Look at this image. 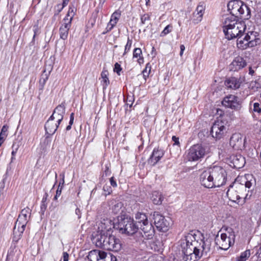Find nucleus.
Wrapping results in <instances>:
<instances>
[{"mask_svg": "<svg viewBox=\"0 0 261 261\" xmlns=\"http://www.w3.org/2000/svg\"><path fill=\"white\" fill-rule=\"evenodd\" d=\"M59 124L57 122L55 123L54 120L49 117L45 124V129L46 134L49 135H53L57 130Z\"/></svg>", "mask_w": 261, "mask_h": 261, "instance_id": "393cba45", "label": "nucleus"}, {"mask_svg": "<svg viewBox=\"0 0 261 261\" xmlns=\"http://www.w3.org/2000/svg\"><path fill=\"white\" fill-rule=\"evenodd\" d=\"M241 83L240 79L230 77L225 81V84L228 88L237 89L240 88Z\"/></svg>", "mask_w": 261, "mask_h": 261, "instance_id": "a878e982", "label": "nucleus"}, {"mask_svg": "<svg viewBox=\"0 0 261 261\" xmlns=\"http://www.w3.org/2000/svg\"><path fill=\"white\" fill-rule=\"evenodd\" d=\"M237 17L231 14L227 15L223 20V32H225L227 29L230 28L233 25H235L240 21H238Z\"/></svg>", "mask_w": 261, "mask_h": 261, "instance_id": "5701e85b", "label": "nucleus"}, {"mask_svg": "<svg viewBox=\"0 0 261 261\" xmlns=\"http://www.w3.org/2000/svg\"><path fill=\"white\" fill-rule=\"evenodd\" d=\"M209 169L215 187H220L225 184L227 174L224 168L221 166H215Z\"/></svg>", "mask_w": 261, "mask_h": 261, "instance_id": "1a4fd4ad", "label": "nucleus"}, {"mask_svg": "<svg viewBox=\"0 0 261 261\" xmlns=\"http://www.w3.org/2000/svg\"><path fill=\"white\" fill-rule=\"evenodd\" d=\"M172 25L171 24H169L167 25L163 31L161 33L160 36L164 37L165 35L169 34L170 32L172 31Z\"/></svg>", "mask_w": 261, "mask_h": 261, "instance_id": "a19ab883", "label": "nucleus"}, {"mask_svg": "<svg viewBox=\"0 0 261 261\" xmlns=\"http://www.w3.org/2000/svg\"><path fill=\"white\" fill-rule=\"evenodd\" d=\"M113 28L111 27V26H109L108 24H107V28H106V30H107V32H110L111 31Z\"/></svg>", "mask_w": 261, "mask_h": 261, "instance_id": "680f3d73", "label": "nucleus"}, {"mask_svg": "<svg viewBox=\"0 0 261 261\" xmlns=\"http://www.w3.org/2000/svg\"><path fill=\"white\" fill-rule=\"evenodd\" d=\"M48 79L47 76L45 77H42L40 80V84L42 85V87L45 85L47 80Z\"/></svg>", "mask_w": 261, "mask_h": 261, "instance_id": "864d4df0", "label": "nucleus"}, {"mask_svg": "<svg viewBox=\"0 0 261 261\" xmlns=\"http://www.w3.org/2000/svg\"><path fill=\"white\" fill-rule=\"evenodd\" d=\"M220 231L222 232L220 238L217 235L216 239V244L221 249L226 250L234 243V232L232 228L228 227H223Z\"/></svg>", "mask_w": 261, "mask_h": 261, "instance_id": "0eeeda50", "label": "nucleus"}, {"mask_svg": "<svg viewBox=\"0 0 261 261\" xmlns=\"http://www.w3.org/2000/svg\"><path fill=\"white\" fill-rule=\"evenodd\" d=\"M94 239L96 246L104 249L117 252L121 247L120 240L114 236L111 235L108 229L102 230Z\"/></svg>", "mask_w": 261, "mask_h": 261, "instance_id": "f03ea898", "label": "nucleus"}, {"mask_svg": "<svg viewBox=\"0 0 261 261\" xmlns=\"http://www.w3.org/2000/svg\"><path fill=\"white\" fill-rule=\"evenodd\" d=\"M71 25V19L64 18L63 23L59 29L60 38L66 40L67 38L68 31Z\"/></svg>", "mask_w": 261, "mask_h": 261, "instance_id": "412c9836", "label": "nucleus"}, {"mask_svg": "<svg viewBox=\"0 0 261 261\" xmlns=\"http://www.w3.org/2000/svg\"><path fill=\"white\" fill-rule=\"evenodd\" d=\"M151 198L152 202L155 204H161L163 200V196L158 191H154L152 193Z\"/></svg>", "mask_w": 261, "mask_h": 261, "instance_id": "c756f323", "label": "nucleus"}, {"mask_svg": "<svg viewBox=\"0 0 261 261\" xmlns=\"http://www.w3.org/2000/svg\"><path fill=\"white\" fill-rule=\"evenodd\" d=\"M154 224L157 229L161 231L165 232L168 230L170 226V223L165 217L161 215L158 212H154L153 215Z\"/></svg>", "mask_w": 261, "mask_h": 261, "instance_id": "f8f14e48", "label": "nucleus"}, {"mask_svg": "<svg viewBox=\"0 0 261 261\" xmlns=\"http://www.w3.org/2000/svg\"><path fill=\"white\" fill-rule=\"evenodd\" d=\"M70 119L74 120V113H72L70 116Z\"/></svg>", "mask_w": 261, "mask_h": 261, "instance_id": "774afa93", "label": "nucleus"}, {"mask_svg": "<svg viewBox=\"0 0 261 261\" xmlns=\"http://www.w3.org/2000/svg\"><path fill=\"white\" fill-rule=\"evenodd\" d=\"M229 144L235 150H243L245 148V139L241 134L234 133L230 138Z\"/></svg>", "mask_w": 261, "mask_h": 261, "instance_id": "ddd939ff", "label": "nucleus"}, {"mask_svg": "<svg viewBox=\"0 0 261 261\" xmlns=\"http://www.w3.org/2000/svg\"><path fill=\"white\" fill-rule=\"evenodd\" d=\"M180 49L181 51H184L185 49V47L184 45H180Z\"/></svg>", "mask_w": 261, "mask_h": 261, "instance_id": "338daca9", "label": "nucleus"}, {"mask_svg": "<svg viewBox=\"0 0 261 261\" xmlns=\"http://www.w3.org/2000/svg\"><path fill=\"white\" fill-rule=\"evenodd\" d=\"M227 133V128L222 121H215L211 127V134L213 137L220 139Z\"/></svg>", "mask_w": 261, "mask_h": 261, "instance_id": "9d476101", "label": "nucleus"}, {"mask_svg": "<svg viewBox=\"0 0 261 261\" xmlns=\"http://www.w3.org/2000/svg\"><path fill=\"white\" fill-rule=\"evenodd\" d=\"M135 219L136 223L143 232V234L140 235V239H137V241L144 242V240L152 239L154 236V229L152 224L149 222L146 214L138 212L135 215Z\"/></svg>", "mask_w": 261, "mask_h": 261, "instance_id": "20e7f679", "label": "nucleus"}, {"mask_svg": "<svg viewBox=\"0 0 261 261\" xmlns=\"http://www.w3.org/2000/svg\"><path fill=\"white\" fill-rule=\"evenodd\" d=\"M230 14L238 18L248 19L250 17V8L240 0H233L227 4Z\"/></svg>", "mask_w": 261, "mask_h": 261, "instance_id": "39448f33", "label": "nucleus"}, {"mask_svg": "<svg viewBox=\"0 0 261 261\" xmlns=\"http://www.w3.org/2000/svg\"><path fill=\"white\" fill-rule=\"evenodd\" d=\"M245 178L247 180L245 181V185L244 186H245V193H246V188L250 189L252 186L253 182H252L251 178H252V175H246Z\"/></svg>", "mask_w": 261, "mask_h": 261, "instance_id": "58836bf2", "label": "nucleus"}, {"mask_svg": "<svg viewBox=\"0 0 261 261\" xmlns=\"http://www.w3.org/2000/svg\"><path fill=\"white\" fill-rule=\"evenodd\" d=\"M60 176H62V180L60 181L59 186H58V187H59V189L61 188V186H62V187H63V185L64 184V177H65L64 174H60Z\"/></svg>", "mask_w": 261, "mask_h": 261, "instance_id": "603ef678", "label": "nucleus"}, {"mask_svg": "<svg viewBox=\"0 0 261 261\" xmlns=\"http://www.w3.org/2000/svg\"><path fill=\"white\" fill-rule=\"evenodd\" d=\"M105 174L106 176H107L108 175H109L110 173V171L108 167H106V169L105 171Z\"/></svg>", "mask_w": 261, "mask_h": 261, "instance_id": "bf43d9fd", "label": "nucleus"}, {"mask_svg": "<svg viewBox=\"0 0 261 261\" xmlns=\"http://www.w3.org/2000/svg\"><path fill=\"white\" fill-rule=\"evenodd\" d=\"M222 104L226 108H230L236 111L240 110L242 108L238 97L233 95L226 96L222 101Z\"/></svg>", "mask_w": 261, "mask_h": 261, "instance_id": "4468645a", "label": "nucleus"}, {"mask_svg": "<svg viewBox=\"0 0 261 261\" xmlns=\"http://www.w3.org/2000/svg\"><path fill=\"white\" fill-rule=\"evenodd\" d=\"M103 252L96 249L92 250L89 252L87 258L90 261H99Z\"/></svg>", "mask_w": 261, "mask_h": 261, "instance_id": "bb28decb", "label": "nucleus"}, {"mask_svg": "<svg viewBox=\"0 0 261 261\" xmlns=\"http://www.w3.org/2000/svg\"><path fill=\"white\" fill-rule=\"evenodd\" d=\"M65 113V107L63 103L58 106L54 110L53 114L50 118L57 120L58 124L62 121Z\"/></svg>", "mask_w": 261, "mask_h": 261, "instance_id": "a211bd4d", "label": "nucleus"}, {"mask_svg": "<svg viewBox=\"0 0 261 261\" xmlns=\"http://www.w3.org/2000/svg\"><path fill=\"white\" fill-rule=\"evenodd\" d=\"M110 183L112 186L113 187H117V183L116 181L114 180V177H112L110 178Z\"/></svg>", "mask_w": 261, "mask_h": 261, "instance_id": "5fc2aeb1", "label": "nucleus"}, {"mask_svg": "<svg viewBox=\"0 0 261 261\" xmlns=\"http://www.w3.org/2000/svg\"><path fill=\"white\" fill-rule=\"evenodd\" d=\"M194 238V237L191 234H188L187 236L185 237V244H195L196 245V244L197 243V242L194 241L193 242L192 239Z\"/></svg>", "mask_w": 261, "mask_h": 261, "instance_id": "79ce46f5", "label": "nucleus"}, {"mask_svg": "<svg viewBox=\"0 0 261 261\" xmlns=\"http://www.w3.org/2000/svg\"><path fill=\"white\" fill-rule=\"evenodd\" d=\"M201 184L207 188H212L215 187L213 176H211L210 169L203 171L200 175Z\"/></svg>", "mask_w": 261, "mask_h": 261, "instance_id": "dca6fc26", "label": "nucleus"}, {"mask_svg": "<svg viewBox=\"0 0 261 261\" xmlns=\"http://www.w3.org/2000/svg\"><path fill=\"white\" fill-rule=\"evenodd\" d=\"M182 252L184 254L183 259L184 261H195L194 260L195 245L185 244L183 242L181 245Z\"/></svg>", "mask_w": 261, "mask_h": 261, "instance_id": "2eb2a0df", "label": "nucleus"}, {"mask_svg": "<svg viewBox=\"0 0 261 261\" xmlns=\"http://www.w3.org/2000/svg\"><path fill=\"white\" fill-rule=\"evenodd\" d=\"M76 12V8L73 6H69L68 11L66 16L64 18H67L68 20L71 19V22L73 19V16L75 15V13Z\"/></svg>", "mask_w": 261, "mask_h": 261, "instance_id": "c9c22d12", "label": "nucleus"}, {"mask_svg": "<svg viewBox=\"0 0 261 261\" xmlns=\"http://www.w3.org/2000/svg\"><path fill=\"white\" fill-rule=\"evenodd\" d=\"M99 261H117V258L115 256L111 253H107L103 252L101 259Z\"/></svg>", "mask_w": 261, "mask_h": 261, "instance_id": "f704fd0d", "label": "nucleus"}, {"mask_svg": "<svg viewBox=\"0 0 261 261\" xmlns=\"http://www.w3.org/2000/svg\"><path fill=\"white\" fill-rule=\"evenodd\" d=\"M19 147V144L18 143L14 142L12 146V149L13 150L15 151H17L18 148Z\"/></svg>", "mask_w": 261, "mask_h": 261, "instance_id": "de8ad7c7", "label": "nucleus"}, {"mask_svg": "<svg viewBox=\"0 0 261 261\" xmlns=\"http://www.w3.org/2000/svg\"><path fill=\"white\" fill-rule=\"evenodd\" d=\"M8 126L7 125H4L2 127L0 133V146L4 142L6 137H7Z\"/></svg>", "mask_w": 261, "mask_h": 261, "instance_id": "72a5a7b5", "label": "nucleus"}, {"mask_svg": "<svg viewBox=\"0 0 261 261\" xmlns=\"http://www.w3.org/2000/svg\"><path fill=\"white\" fill-rule=\"evenodd\" d=\"M164 154L163 150L154 148L150 157L148 160V164L154 166L163 156Z\"/></svg>", "mask_w": 261, "mask_h": 261, "instance_id": "4be33fe9", "label": "nucleus"}, {"mask_svg": "<svg viewBox=\"0 0 261 261\" xmlns=\"http://www.w3.org/2000/svg\"><path fill=\"white\" fill-rule=\"evenodd\" d=\"M133 58H137V62L141 64L143 63L144 59L142 56V50L140 48H136L133 51Z\"/></svg>", "mask_w": 261, "mask_h": 261, "instance_id": "7c9ffc66", "label": "nucleus"}, {"mask_svg": "<svg viewBox=\"0 0 261 261\" xmlns=\"http://www.w3.org/2000/svg\"><path fill=\"white\" fill-rule=\"evenodd\" d=\"M108 24L109 26H110V25H111V27H112V28H114V27L115 26V25H116V24H115V23H112V22L111 21H110L109 22V23H108Z\"/></svg>", "mask_w": 261, "mask_h": 261, "instance_id": "69168bd1", "label": "nucleus"}, {"mask_svg": "<svg viewBox=\"0 0 261 261\" xmlns=\"http://www.w3.org/2000/svg\"><path fill=\"white\" fill-rule=\"evenodd\" d=\"M210 250V245L205 242H202L198 246L195 245L194 260L197 261L203 254H206Z\"/></svg>", "mask_w": 261, "mask_h": 261, "instance_id": "f3484780", "label": "nucleus"}, {"mask_svg": "<svg viewBox=\"0 0 261 261\" xmlns=\"http://www.w3.org/2000/svg\"><path fill=\"white\" fill-rule=\"evenodd\" d=\"M208 153L207 147L200 144L192 146L188 150L187 159L189 161L196 162L200 161Z\"/></svg>", "mask_w": 261, "mask_h": 261, "instance_id": "6e6552de", "label": "nucleus"}, {"mask_svg": "<svg viewBox=\"0 0 261 261\" xmlns=\"http://www.w3.org/2000/svg\"><path fill=\"white\" fill-rule=\"evenodd\" d=\"M106 0H99V6L102 7L103 4L105 3Z\"/></svg>", "mask_w": 261, "mask_h": 261, "instance_id": "0e129e2a", "label": "nucleus"}, {"mask_svg": "<svg viewBox=\"0 0 261 261\" xmlns=\"http://www.w3.org/2000/svg\"><path fill=\"white\" fill-rule=\"evenodd\" d=\"M150 19V15L148 13L144 14L141 16V23L142 24L145 23L146 21L149 20Z\"/></svg>", "mask_w": 261, "mask_h": 261, "instance_id": "c03bdc74", "label": "nucleus"}, {"mask_svg": "<svg viewBox=\"0 0 261 261\" xmlns=\"http://www.w3.org/2000/svg\"><path fill=\"white\" fill-rule=\"evenodd\" d=\"M254 73V71L252 69L251 67H249V73L250 75H253Z\"/></svg>", "mask_w": 261, "mask_h": 261, "instance_id": "052dcab7", "label": "nucleus"}, {"mask_svg": "<svg viewBox=\"0 0 261 261\" xmlns=\"http://www.w3.org/2000/svg\"><path fill=\"white\" fill-rule=\"evenodd\" d=\"M247 65V63L245 60L240 56L234 58L233 61L229 65V68L232 71H238L243 68Z\"/></svg>", "mask_w": 261, "mask_h": 261, "instance_id": "6ab92c4d", "label": "nucleus"}, {"mask_svg": "<svg viewBox=\"0 0 261 261\" xmlns=\"http://www.w3.org/2000/svg\"><path fill=\"white\" fill-rule=\"evenodd\" d=\"M62 4H58L55 7L54 17L58 15L63 10V9L67 5L69 0H62Z\"/></svg>", "mask_w": 261, "mask_h": 261, "instance_id": "473e14b6", "label": "nucleus"}, {"mask_svg": "<svg viewBox=\"0 0 261 261\" xmlns=\"http://www.w3.org/2000/svg\"><path fill=\"white\" fill-rule=\"evenodd\" d=\"M147 68H149V71H150L151 67H150V66L149 65V63H148L146 65V68H145V70H143V72L144 73L145 72H146Z\"/></svg>", "mask_w": 261, "mask_h": 261, "instance_id": "e2e57ef3", "label": "nucleus"}, {"mask_svg": "<svg viewBox=\"0 0 261 261\" xmlns=\"http://www.w3.org/2000/svg\"><path fill=\"white\" fill-rule=\"evenodd\" d=\"M114 227L119 232L124 233L128 236L136 234L139 237L138 239H140V235L143 234L137 232L139 229L138 225L135 223L134 220L130 217H123L122 216L118 217V222L114 225Z\"/></svg>", "mask_w": 261, "mask_h": 261, "instance_id": "7ed1b4c3", "label": "nucleus"}, {"mask_svg": "<svg viewBox=\"0 0 261 261\" xmlns=\"http://www.w3.org/2000/svg\"><path fill=\"white\" fill-rule=\"evenodd\" d=\"M122 70V68L119 64L116 63L114 65V71L116 72L118 75H120V71Z\"/></svg>", "mask_w": 261, "mask_h": 261, "instance_id": "a18cd8bd", "label": "nucleus"}, {"mask_svg": "<svg viewBox=\"0 0 261 261\" xmlns=\"http://www.w3.org/2000/svg\"><path fill=\"white\" fill-rule=\"evenodd\" d=\"M62 190V186H61V188L59 189V187H58V189L56 191V195L55 196L54 199L57 200L58 199V197H59L61 195V192Z\"/></svg>", "mask_w": 261, "mask_h": 261, "instance_id": "49530a36", "label": "nucleus"}, {"mask_svg": "<svg viewBox=\"0 0 261 261\" xmlns=\"http://www.w3.org/2000/svg\"><path fill=\"white\" fill-rule=\"evenodd\" d=\"M112 205V210L114 214H118L122 212V208L123 204L121 202L113 201Z\"/></svg>", "mask_w": 261, "mask_h": 261, "instance_id": "c85d7f7f", "label": "nucleus"}, {"mask_svg": "<svg viewBox=\"0 0 261 261\" xmlns=\"http://www.w3.org/2000/svg\"><path fill=\"white\" fill-rule=\"evenodd\" d=\"M229 159L233 167L236 168H241L245 164V158L240 154H232L230 156Z\"/></svg>", "mask_w": 261, "mask_h": 261, "instance_id": "aec40b11", "label": "nucleus"}, {"mask_svg": "<svg viewBox=\"0 0 261 261\" xmlns=\"http://www.w3.org/2000/svg\"><path fill=\"white\" fill-rule=\"evenodd\" d=\"M132 40L129 39V37L127 38V41L126 45L125 46L124 52L123 53V56L125 55L126 53H127L132 46Z\"/></svg>", "mask_w": 261, "mask_h": 261, "instance_id": "37998d69", "label": "nucleus"}, {"mask_svg": "<svg viewBox=\"0 0 261 261\" xmlns=\"http://www.w3.org/2000/svg\"><path fill=\"white\" fill-rule=\"evenodd\" d=\"M31 214V210L29 207H26L21 210L19 216L29 220Z\"/></svg>", "mask_w": 261, "mask_h": 261, "instance_id": "e433bc0d", "label": "nucleus"}, {"mask_svg": "<svg viewBox=\"0 0 261 261\" xmlns=\"http://www.w3.org/2000/svg\"><path fill=\"white\" fill-rule=\"evenodd\" d=\"M229 187L227 192L229 199L238 204H244L248 196V194L245 193V186H244V184L233 183Z\"/></svg>", "mask_w": 261, "mask_h": 261, "instance_id": "423d86ee", "label": "nucleus"}, {"mask_svg": "<svg viewBox=\"0 0 261 261\" xmlns=\"http://www.w3.org/2000/svg\"><path fill=\"white\" fill-rule=\"evenodd\" d=\"M28 222V220L22 218L21 216H18V218L15 222L13 228L14 240L17 241L20 238L25 229Z\"/></svg>", "mask_w": 261, "mask_h": 261, "instance_id": "9b49d317", "label": "nucleus"}, {"mask_svg": "<svg viewBox=\"0 0 261 261\" xmlns=\"http://www.w3.org/2000/svg\"><path fill=\"white\" fill-rule=\"evenodd\" d=\"M250 256V251L246 250L244 252L242 253L239 258H238V261H246L247 258H248Z\"/></svg>", "mask_w": 261, "mask_h": 261, "instance_id": "ea45409f", "label": "nucleus"}, {"mask_svg": "<svg viewBox=\"0 0 261 261\" xmlns=\"http://www.w3.org/2000/svg\"><path fill=\"white\" fill-rule=\"evenodd\" d=\"M246 26L244 22L240 21L224 32L226 38L231 40L237 38V45L239 48L245 49L256 45V33L251 31L245 34Z\"/></svg>", "mask_w": 261, "mask_h": 261, "instance_id": "f257e3e1", "label": "nucleus"}, {"mask_svg": "<svg viewBox=\"0 0 261 261\" xmlns=\"http://www.w3.org/2000/svg\"><path fill=\"white\" fill-rule=\"evenodd\" d=\"M205 10V6L203 3H199L196 10L193 14V21L195 23H198L201 21Z\"/></svg>", "mask_w": 261, "mask_h": 261, "instance_id": "b1692460", "label": "nucleus"}, {"mask_svg": "<svg viewBox=\"0 0 261 261\" xmlns=\"http://www.w3.org/2000/svg\"><path fill=\"white\" fill-rule=\"evenodd\" d=\"M103 190L105 192H107L108 193V194H110L112 192L111 188L110 186L107 185L103 186Z\"/></svg>", "mask_w": 261, "mask_h": 261, "instance_id": "8fccbe9b", "label": "nucleus"}, {"mask_svg": "<svg viewBox=\"0 0 261 261\" xmlns=\"http://www.w3.org/2000/svg\"><path fill=\"white\" fill-rule=\"evenodd\" d=\"M48 196V195L47 193H46V192L45 193V194L43 196V197L42 198L41 202L42 203H46V201H47Z\"/></svg>", "mask_w": 261, "mask_h": 261, "instance_id": "4d7b16f0", "label": "nucleus"}, {"mask_svg": "<svg viewBox=\"0 0 261 261\" xmlns=\"http://www.w3.org/2000/svg\"><path fill=\"white\" fill-rule=\"evenodd\" d=\"M75 214L77 215V218L79 219L81 218V211L79 208H76Z\"/></svg>", "mask_w": 261, "mask_h": 261, "instance_id": "13d9d810", "label": "nucleus"}, {"mask_svg": "<svg viewBox=\"0 0 261 261\" xmlns=\"http://www.w3.org/2000/svg\"><path fill=\"white\" fill-rule=\"evenodd\" d=\"M253 108H252V102L249 105V112L251 113H257L258 114H261V104L258 102H254L252 104Z\"/></svg>", "mask_w": 261, "mask_h": 261, "instance_id": "2f4dec72", "label": "nucleus"}, {"mask_svg": "<svg viewBox=\"0 0 261 261\" xmlns=\"http://www.w3.org/2000/svg\"><path fill=\"white\" fill-rule=\"evenodd\" d=\"M109 75L108 71L106 70H103L101 73V83L102 85L103 89H105L110 84V81L108 77Z\"/></svg>", "mask_w": 261, "mask_h": 261, "instance_id": "cd10ccee", "label": "nucleus"}, {"mask_svg": "<svg viewBox=\"0 0 261 261\" xmlns=\"http://www.w3.org/2000/svg\"><path fill=\"white\" fill-rule=\"evenodd\" d=\"M120 11L119 10L116 11L111 15V17L110 21H111L112 23H114L116 24L120 17Z\"/></svg>", "mask_w": 261, "mask_h": 261, "instance_id": "4c0bfd02", "label": "nucleus"}, {"mask_svg": "<svg viewBox=\"0 0 261 261\" xmlns=\"http://www.w3.org/2000/svg\"><path fill=\"white\" fill-rule=\"evenodd\" d=\"M63 261H68L69 255L66 252H64L63 253Z\"/></svg>", "mask_w": 261, "mask_h": 261, "instance_id": "6e6d98bb", "label": "nucleus"}, {"mask_svg": "<svg viewBox=\"0 0 261 261\" xmlns=\"http://www.w3.org/2000/svg\"><path fill=\"white\" fill-rule=\"evenodd\" d=\"M47 207V203H42L40 206V209H41V212L42 214H44V212L46 210Z\"/></svg>", "mask_w": 261, "mask_h": 261, "instance_id": "09e8293b", "label": "nucleus"}, {"mask_svg": "<svg viewBox=\"0 0 261 261\" xmlns=\"http://www.w3.org/2000/svg\"><path fill=\"white\" fill-rule=\"evenodd\" d=\"M172 141L174 142L173 145H179V138L175 136H173L172 138Z\"/></svg>", "mask_w": 261, "mask_h": 261, "instance_id": "3c124183", "label": "nucleus"}]
</instances>
